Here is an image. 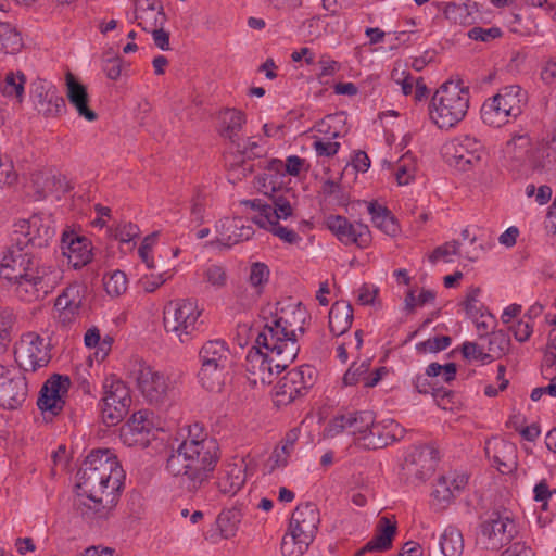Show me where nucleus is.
<instances>
[{
	"label": "nucleus",
	"instance_id": "1",
	"mask_svg": "<svg viewBox=\"0 0 556 556\" xmlns=\"http://www.w3.org/2000/svg\"><path fill=\"white\" fill-rule=\"evenodd\" d=\"M123 469L110 450L92 451L77 472L76 506L89 520L106 519L117 503Z\"/></svg>",
	"mask_w": 556,
	"mask_h": 556
},
{
	"label": "nucleus",
	"instance_id": "2",
	"mask_svg": "<svg viewBox=\"0 0 556 556\" xmlns=\"http://www.w3.org/2000/svg\"><path fill=\"white\" fill-rule=\"evenodd\" d=\"M0 276L8 280L14 294L24 302L43 299L63 278L62 270L40 264L30 250L13 244L0 264Z\"/></svg>",
	"mask_w": 556,
	"mask_h": 556
},
{
	"label": "nucleus",
	"instance_id": "3",
	"mask_svg": "<svg viewBox=\"0 0 556 556\" xmlns=\"http://www.w3.org/2000/svg\"><path fill=\"white\" fill-rule=\"evenodd\" d=\"M217 442L206 434L186 438L167 458L166 469L173 476H185L189 488L199 489L208 481L219 459Z\"/></svg>",
	"mask_w": 556,
	"mask_h": 556
},
{
	"label": "nucleus",
	"instance_id": "4",
	"mask_svg": "<svg viewBox=\"0 0 556 556\" xmlns=\"http://www.w3.org/2000/svg\"><path fill=\"white\" fill-rule=\"evenodd\" d=\"M296 357L294 343L282 346L268 341L261 342V333L255 339V345L249 351L245 359L248 379L254 386L269 384L273 381L274 369L276 374L286 369Z\"/></svg>",
	"mask_w": 556,
	"mask_h": 556
},
{
	"label": "nucleus",
	"instance_id": "5",
	"mask_svg": "<svg viewBox=\"0 0 556 556\" xmlns=\"http://www.w3.org/2000/svg\"><path fill=\"white\" fill-rule=\"evenodd\" d=\"M469 104L470 92L467 87L460 81H445L431 98L430 119L438 128L448 130L466 117Z\"/></svg>",
	"mask_w": 556,
	"mask_h": 556
},
{
	"label": "nucleus",
	"instance_id": "6",
	"mask_svg": "<svg viewBox=\"0 0 556 556\" xmlns=\"http://www.w3.org/2000/svg\"><path fill=\"white\" fill-rule=\"evenodd\" d=\"M308 318L306 308L300 303H292L280 308L279 314L265 324L261 333V342L268 341L282 346L286 343H294L296 354L300 351L299 336L304 333V324Z\"/></svg>",
	"mask_w": 556,
	"mask_h": 556
},
{
	"label": "nucleus",
	"instance_id": "7",
	"mask_svg": "<svg viewBox=\"0 0 556 556\" xmlns=\"http://www.w3.org/2000/svg\"><path fill=\"white\" fill-rule=\"evenodd\" d=\"M527 102V92L520 86L503 87L482 104V122L492 127H502L510 119H516L522 113Z\"/></svg>",
	"mask_w": 556,
	"mask_h": 556
},
{
	"label": "nucleus",
	"instance_id": "8",
	"mask_svg": "<svg viewBox=\"0 0 556 556\" xmlns=\"http://www.w3.org/2000/svg\"><path fill=\"white\" fill-rule=\"evenodd\" d=\"M202 311L195 301L185 299L169 303L164 309V329L181 343L192 340L199 328Z\"/></svg>",
	"mask_w": 556,
	"mask_h": 556
},
{
	"label": "nucleus",
	"instance_id": "9",
	"mask_svg": "<svg viewBox=\"0 0 556 556\" xmlns=\"http://www.w3.org/2000/svg\"><path fill=\"white\" fill-rule=\"evenodd\" d=\"M442 154L446 163L459 172H469L480 166L485 159L483 144L469 135L447 141L442 147Z\"/></svg>",
	"mask_w": 556,
	"mask_h": 556
},
{
	"label": "nucleus",
	"instance_id": "10",
	"mask_svg": "<svg viewBox=\"0 0 556 556\" xmlns=\"http://www.w3.org/2000/svg\"><path fill=\"white\" fill-rule=\"evenodd\" d=\"M135 378L140 393L151 404H164L175 394V381L146 363L138 364Z\"/></svg>",
	"mask_w": 556,
	"mask_h": 556
},
{
	"label": "nucleus",
	"instance_id": "11",
	"mask_svg": "<svg viewBox=\"0 0 556 556\" xmlns=\"http://www.w3.org/2000/svg\"><path fill=\"white\" fill-rule=\"evenodd\" d=\"M316 378L315 369L309 365H302L289 370L274 389V403L276 406H287L304 396L313 387Z\"/></svg>",
	"mask_w": 556,
	"mask_h": 556
},
{
	"label": "nucleus",
	"instance_id": "12",
	"mask_svg": "<svg viewBox=\"0 0 556 556\" xmlns=\"http://www.w3.org/2000/svg\"><path fill=\"white\" fill-rule=\"evenodd\" d=\"M54 236L52 222L41 215H33L28 219H21L14 225L13 244L29 250L43 248Z\"/></svg>",
	"mask_w": 556,
	"mask_h": 556
},
{
	"label": "nucleus",
	"instance_id": "13",
	"mask_svg": "<svg viewBox=\"0 0 556 556\" xmlns=\"http://www.w3.org/2000/svg\"><path fill=\"white\" fill-rule=\"evenodd\" d=\"M103 387L102 419L108 426H115L124 419L130 407L129 389L122 380L113 377L105 379Z\"/></svg>",
	"mask_w": 556,
	"mask_h": 556
},
{
	"label": "nucleus",
	"instance_id": "14",
	"mask_svg": "<svg viewBox=\"0 0 556 556\" xmlns=\"http://www.w3.org/2000/svg\"><path fill=\"white\" fill-rule=\"evenodd\" d=\"M14 356L20 368L26 371L45 367L51 358L49 344L33 331L22 334L15 343Z\"/></svg>",
	"mask_w": 556,
	"mask_h": 556
},
{
	"label": "nucleus",
	"instance_id": "15",
	"mask_svg": "<svg viewBox=\"0 0 556 556\" xmlns=\"http://www.w3.org/2000/svg\"><path fill=\"white\" fill-rule=\"evenodd\" d=\"M517 534L514 519L507 514L493 511L480 526V540L489 549H500Z\"/></svg>",
	"mask_w": 556,
	"mask_h": 556
},
{
	"label": "nucleus",
	"instance_id": "16",
	"mask_svg": "<svg viewBox=\"0 0 556 556\" xmlns=\"http://www.w3.org/2000/svg\"><path fill=\"white\" fill-rule=\"evenodd\" d=\"M375 422V415L371 412H353L336 416L326 428L329 437L348 432L356 440L367 441Z\"/></svg>",
	"mask_w": 556,
	"mask_h": 556
},
{
	"label": "nucleus",
	"instance_id": "17",
	"mask_svg": "<svg viewBox=\"0 0 556 556\" xmlns=\"http://www.w3.org/2000/svg\"><path fill=\"white\" fill-rule=\"evenodd\" d=\"M27 396V384L21 369L0 365V406L15 409Z\"/></svg>",
	"mask_w": 556,
	"mask_h": 556
},
{
	"label": "nucleus",
	"instance_id": "18",
	"mask_svg": "<svg viewBox=\"0 0 556 556\" xmlns=\"http://www.w3.org/2000/svg\"><path fill=\"white\" fill-rule=\"evenodd\" d=\"M326 227L345 245L356 244L367 248L371 241V233L367 225L351 223L341 215H329L325 218Z\"/></svg>",
	"mask_w": 556,
	"mask_h": 556
},
{
	"label": "nucleus",
	"instance_id": "19",
	"mask_svg": "<svg viewBox=\"0 0 556 556\" xmlns=\"http://www.w3.org/2000/svg\"><path fill=\"white\" fill-rule=\"evenodd\" d=\"M71 387V379L67 376L53 375L49 378L38 397V407L43 413H50L51 415H58L65 405V399L67 396Z\"/></svg>",
	"mask_w": 556,
	"mask_h": 556
},
{
	"label": "nucleus",
	"instance_id": "20",
	"mask_svg": "<svg viewBox=\"0 0 556 556\" xmlns=\"http://www.w3.org/2000/svg\"><path fill=\"white\" fill-rule=\"evenodd\" d=\"M468 483V476L463 472L448 471L440 476L431 493L432 503L440 509L447 508Z\"/></svg>",
	"mask_w": 556,
	"mask_h": 556
},
{
	"label": "nucleus",
	"instance_id": "21",
	"mask_svg": "<svg viewBox=\"0 0 556 556\" xmlns=\"http://www.w3.org/2000/svg\"><path fill=\"white\" fill-rule=\"evenodd\" d=\"M248 463L244 457L233 456L227 459L217 478V488L225 495L237 494L247 481Z\"/></svg>",
	"mask_w": 556,
	"mask_h": 556
},
{
	"label": "nucleus",
	"instance_id": "22",
	"mask_svg": "<svg viewBox=\"0 0 556 556\" xmlns=\"http://www.w3.org/2000/svg\"><path fill=\"white\" fill-rule=\"evenodd\" d=\"M86 290L84 285L74 282L56 298L58 319L63 326H67L78 318Z\"/></svg>",
	"mask_w": 556,
	"mask_h": 556
},
{
	"label": "nucleus",
	"instance_id": "23",
	"mask_svg": "<svg viewBox=\"0 0 556 556\" xmlns=\"http://www.w3.org/2000/svg\"><path fill=\"white\" fill-rule=\"evenodd\" d=\"M61 252L67 260V264L75 269L90 263L92 258L91 242L74 231H64L61 238Z\"/></svg>",
	"mask_w": 556,
	"mask_h": 556
},
{
	"label": "nucleus",
	"instance_id": "24",
	"mask_svg": "<svg viewBox=\"0 0 556 556\" xmlns=\"http://www.w3.org/2000/svg\"><path fill=\"white\" fill-rule=\"evenodd\" d=\"M153 429V422L147 410H139L131 415L130 419L121 429V439L128 446L146 447L149 444V435Z\"/></svg>",
	"mask_w": 556,
	"mask_h": 556
},
{
	"label": "nucleus",
	"instance_id": "25",
	"mask_svg": "<svg viewBox=\"0 0 556 556\" xmlns=\"http://www.w3.org/2000/svg\"><path fill=\"white\" fill-rule=\"evenodd\" d=\"M215 230L218 233V238L216 241H212L211 245L220 243L231 247L251 239L254 235L253 227L240 217H225L218 220L215 225Z\"/></svg>",
	"mask_w": 556,
	"mask_h": 556
},
{
	"label": "nucleus",
	"instance_id": "26",
	"mask_svg": "<svg viewBox=\"0 0 556 556\" xmlns=\"http://www.w3.org/2000/svg\"><path fill=\"white\" fill-rule=\"evenodd\" d=\"M319 523V513L316 505L312 503L300 504L293 511L289 530L299 534L304 541L313 542Z\"/></svg>",
	"mask_w": 556,
	"mask_h": 556
},
{
	"label": "nucleus",
	"instance_id": "27",
	"mask_svg": "<svg viewBox=\"0 0 556 556\" xmlns=\"http://www.w3.org/2000/svg\"><path fill=\"white\" fill-rule=\"evenodd\" d=\"M65 81L67 100L74 106L78 116L88 122H94L98 114L89 106V94L86 86L79 83L71 72L66 74Z\"/></svg>",
	"mask_w": 556,
	"mask_h": 556
},
{
	"label": "nucleus",
	"instance_id": "28",
	"mask_svg": "<svg viewBox=\"0 0 556 556\" xmlns=\"http://www.w3.org/2000/svg\"><path fill=\"white\" fill-rule=\"evenodd\" d=\"M135 20L144 31L164 26L166 15L157 0H135Z\"/></svg>",
	"mask_w": 556,
	"mask_h": 556
},
{
	"label": "nucleus",
	"instance_id": "29",
	"mask_svg": "<svg viewBox=\"0 0 556 556\" xmlns=\"http://www.w3.org/2000/svg\"><path fill=\"white\" fill-rule=\"evenodd\" d=\"M431 454L432 451L428 446L414 447L403 463L407 478L424 480L433 468Z\"/></svg>",
	"mask_w": 556,
	"mask_h": 556
},
{
	"label": "nucleus",
	"instance_id": "30",
	"mask_svg": "<svg viewBox=\"0 0 556 556\" xmlns=\"http://www.w3.org/2000/svg\"><path fill=\"white\" fill-rule=\"evenodd\" d=\"M485 453L502 473L510 472L516 466L515 445L504 440L486 442Z\"/></svg>",
	"mask_w": 556,
	"mask_h": 556
},
{
	"label": "nucleus",
	"instance_id": "31",
	"mask_svg": "<svg viewBox=\"0 0 556 556\" xmlns=\"http://www.w3.org/2000/svg\"><path fill=\"white\" fill-rule=\"evenodd\" d=\"M35 106L42 116L55 118L65 108V101L53 87L40 85L35 90Z\"/></svg>",
	"mask_w": 556,
	"mask_h": 556
},
{
	"label": "nucleus",
	"instance_id": "32",
	"mask_svg": "<svg viewBox=\"0 0 556 556\" xmlns=\"http://www.w3.org/2000/svg\"><path fill=\"white\" fill-rule=\"evenodd\" d=\"M370 361L365 359L362 363H353L348 371L344 374L343 382L346 386H354L363 383L365 388L375 387L387 374L384 367H378L372 372H369Z\"/></svg>",
	"mask_w": 556,
	"mask_h": 556
},
{
	"label": "nucleus",
	"instance_id": "33",
	"mask_svg": "<svg viewBox=\"0 0 556 556\" xmlns=\"http://www.w3.org/2000/svg\"><path fill=\"white\" fill-rule=\"evenodd\" d=\"M531 166L536 170L556 172V127L548 141H541L531 154Z\"/></svg>",
	"mask_w": 556,
	"mask_h": 556
},
{
	"label": "nucleus",
	"instance_id": "34",
	"mask_svg": "<svg viewBox=\"0 0 556 556\" xmlns=\"http://www.w3.org/2000/svg\"><path fill=\"white\" fill-rule=\"evenodd\" d=\"M402 435L403 429L393 420H389L384 425L374 422L365 445L370 448H381Z\"/></svg>",
	"mask_w": 556,
	"mask_h": 556
},
{
	"label": "nucleus",
	"instance_id": "35",
	"mask_svg": "<svg viewBox=\"0 0 556 556\" xmlns=\"http://www.w3.org/2000/svg\"><path fill=\"white\" fill-rule=\"evenodd\" d=\"M395 531V522H392L387 517H381L378 521L375 536L357 553V555H362L365 552L388 549L392 544Z\"/></svg>",
	"mask_w": 556,
	"mask_h": 556
},
{
	"label": "nucleus",
	"instance_id": "36",
	"mask_svg": "<svg viewBox=\"0 0 556 556\" xmlns=\"http://www.w3.org/2000/svg\"><path fill=\"white\" fill-rule=\"evenodd\" d=\"M270 200L269 219L273 218H288L293 213L298 199L295 192L291 188L278 189L276 193L268 197Z\"/></svg>",
	"mask_w": 556,
	"mask_h": 556
},
{
	"label": "nucleus",
	"instance_id": "37",
	"mask_svg": "<svg viewBox=\"0 0 556 556\" xmlns=\"http://www.w3.org/2000/svg\"><path fill=\"white\" fill-rule=\"evenodd\" d=\"M219 119L220 135L230 140L231 143L236 142L240 137L239 132L247 122L245 114L238 109L227 108L219 112Z\"/></svg>",
	"mask_w": 556,
	"mask_h": 556
},
{
	"label": "nucleus",
	"instance_id": "38",
	"mask_svg": "<svg viewBox=\"0 0 556 556\" xmlns=\"http://www.w3.org/2000/svg\"><path fill=\"white\" fill-rule=\"evenodd\" d=\"M199 357L201 364L216 365L227 367L230 357V351L223 340H211L200 349Z\"/></svg>",
	"mask_w": 556,
	"mask_h": 556
},
{
	"label": "nucleus",
	"instance_id": "39",
	"mask_svg": "<svg viewBox=\"0 0 556 556\" xmlns=\"http://www.w3.org/2000/svg\"><path fill=\"white\" fill-rule=\"evenodd\" d=\"M353 321V308L346 302H336L329 312V328L334 336L345 333Z\"/></svg>",
	"mask_w": 556,
	"mask_h": 556
},
{
	"label": "nucleus",
	"instance_id": "40",
	"mask_svg": "<svg viewBox=\"0 0 556 556\" xmlns=\"http://www.w3.org/2000/svg\"><path fill=\"white\" fill-rule=\"evenodd\" d=\"M368 213L371 215L374 226L380 229L383 233L393 237L399 232V225L394 216L386 206L376 202H370L368 204Z\"/></svg>",
	"mask_w": 556,
	"mask_h": 556
},
{
	"label": "nucleus",
	"instance_id": "41",
	"mask_svg": "<svg viewBox=\"0 0 556 556\" xmlns=\"http://www.w3.org/2000/svg\"><path fill=\"white\" fill-rule=\"evenodd\" d=\"M440 548L444 556H460L464 551V539L459 529L447 526L440 535Z\"/></svg>",
	"mask_w": 556,
	"mask_h": 556
},
{
	"label": "nucleus",
	"instance_id": "42",
	"mask_svg": "<svg viewBox=\"0 0 556 556\" xmlns=\"http://www.w3.org/2000/svg\"><path fill=\"white\" fill-rule=\"evenodd\" d=\"M227 367L201 364L199 381L208 391H219L225 381Z\"/></svg>",
	"mask_w": 556,
	"mask_h": 556
},
{
	"label": "nucleus",
	"instance_id": "43",
	"mask_svg": "<svg viewBox=\"0 0 556 556\" xmlns=\"http://www.w3.org/2000/svg\"><path fill=\"white\" fill-rule=\"evenodd\" d=\"M477 11L478 9L475 3H448L445 7L444 14L447 20L455 24L470 25L475 21L473 13Z\"/></svg>",
	"mask_w": 556,
	"mask_h": 556
},
{
	"label": "nucleus",
	"instance_id": "44",
	"mask_svg": "<svg viewBox=\"0 0 556 556\" xmlns=\"http://www.w3.org/2000/svg\"><path fill=\"white\" fill-rule=\"evenodd\" d=\"M531 146L532 140L528 132L515 134L506 143V153L516 160H522L527 155L531 163V154L535 150L531 149Z\"/></svg>",
	"mask_w": 556,
	"mask_h": 556
},
{
	"label": "nucleus",
	"instance_id": "45",
	"mask_svg": "<svg viewBox=\"0 0 556 556\" xmlns=\"http://www.w3.org/2000/svg\"><path fill=\"white\" fill-rule=\"evenodd\" d=\"M269 268L266 264L261 262L252 263L250 266V273L248 281L253 289V296L258 298L264 287L269 280Z\"/></svg>",
	"mask_w": 556,
	"mask_h": 556
},
{
	"label": "nucleus",
	"instance_id": "46",
	"mask_svg": "<svg viewBox=\"0 0 556 556\" xmlns=\"http://www.w3.org/2000/svg\"><path fill=\"white\" fill-rule=\"evenodd\" d=\"M22 47L23 40L20 33L11 24L4 23L0 33V49L4 53L15 54Z\"/></svg>",
	"mask_w": 556,
	"mask_h": 556
},
{
	"label": "nucleus",
	"instance_id": "47",
	"mask_svg": "<svg viewBox=\"0 0 556 556\" xmlns=\"http://www.w3.org/2000/svg\"><path fill=\"white\" fill-rule=\"evenodd\" d=\"M308 541L302 540L299 534L288 529V532L282 538L281 552L285 556H301L309 546Z\"/></svg>",
	"mask_w": 556,
	"mask_h": 556
},
{
	"label": "nucleus",
	"instance_id": "48",
	"mask_svg": "<svg viewBox=\"0 0 556 556\" xmlns=\"http://www.w3.org/2000/svg\"><path fill=\"white\" fill-rule=\"evenodd\" d=\"M25 81L26 78L24 74L20 72L8 73L3 80L1 91L5 97H14L18 102H21L24 93Z\"/></svg>",
	"mask_w": 556,
	"mask_h": 556
},
{
	"label": "nucleus",
	"instance_id": "49",
	"mask_svg": "<svg viewBox=\"0 0 556 556\" xmlns=\"http://www.w3.org/2000/svg\"><path fill=\"white\" fill-rule=\"evenodd\" d=\"M417 172L416 163L410 155H403L395 168V179L400 186H406L414 180Z\"/></svg>",
	"mask_w": 556,
	"mask_h": 556
},
{
	"label": "nucleus",
	"instance_id": "50",
	"mask_svg": "<svg viewBox=\"0 0 556 556\" xmlns=\"http://www.w3.org/2000/svg\"><path fill=\"white\" fill-rule=\"evenodd\" d=\"M106 293L111 296H119L127 290V277L122 270H114L103 278Z\"/></svg>",
	"mask_w": 556,
	"mask_h": 556
},
{
	"label": "nucleus",
	"instance_id": "51",
	"mask_svg": "<svg viewBox=\"0 0 556 556\" xmlns=\"http://www.w3.org/2000/svg\"><path fill=\"white\" fill-rule=\"evenodd\" d=\"M232 144L240 154L248 159L262 157L265 154L261 140L255 136L248 137L245 139H241L239 137L236 142H232Z\"/></svg>",
	"mask_w": 556,
	"mask_h": 556
},
{
	"label": "nucleus",
	"instance_id": "52",
	"mask_svg": "<svg viewBox=\"0 0 556 556\" xmlns=\"http://www.w3.org/2000/svg\"><path fill=\"white\" fill-rule=\"evenodd\" d=\"M293 452L277 445L268 459L266 460L265 468L268 472H274L275 470L282 469L288 466L289 459Z\"/></svg>",
	"mask_w": 556,
	"mask_h": 556
},
{
	"label": "nucleus",
	"instance_id": "53",
	"mask_svg": "<svg viewBox=\"0 0 556 556\" xmlns=\"http://www.w3.org/2000/svg\"><path fill=\"white\" fill-rule=\"evenodd\" d=\"M280 177L274 174H263L256 177L255 188L266 197L273 195L278 189L285 188L279 181Z\"/></svg>",
	"mask_w": 556,
	"mask_h": 556
},
{
	"label": "nucleus",
	"instance_id": "54",
	"mask_svg": "<svg viewBox=\"0 0 556 556\" xmlns=\"http://www.w3.org/2000/svg\"><path fill=\"white\" fill-rule=\"evenodd\" d=\"M205 282L215 289H222L227 285L228 276L226 269L220 265L212 264L203 273Z\"/></svg>",
	"mask_w": 556,
	"mask_h": 556
},
{
	"label": "nucleus",
	"instance_id": "55",
	"mask_svg": "<svg viewBox=\"0 0 556 556\" xmlns=\"http://www.w3.org/2000/svg\"><path fill=\"white\" fill-rule=\"evenodd\" d=\"M243 205L249 206L252 210L257 211L260 214L253 217V222L261 226H268L270 223L269 213L270 204L263 202L261 199L244 200L241 202Z\"/></svg>",
	"mask_w": 556,
	"mask_h": 556
},
{
	"label": "nucleus",
	"instance_id": "56",
	"mask_svg": "<svg viewBox=\"0 0 556 556\" xmlns=\"http://www.w3.org/2000/svg\"><path fill=\"white\" fill-rule=\"evenodd\" d=\"M279 219L280 218H273V219H270L271 224H268V226H261V228H264V229L270 231L273 235L278 237L283 242H287L290 244L298 242L300 240V237L298 236V233L292 229H289L285 226L279 225V223H278Z\"/></svg>",
	"mask_w": 556,
	"mask_h": 556
},
{
	"label": "nucleus",
	"instance_id": "57",
	"mask_svg": "<svg viewBox=\"0 0 556 556\" xmlns=\"http://www.w3.org/2000/svg\"><path fill=\"white\" fill-rule=\"evenodd\" d=\"M451 341L448 336L433 337L417 344V350L421 353H437L448 348Z\"/></svg>",
	"mask_w": 556,
	"mask_h": 556
},
{
	"label": "nucleus",
	"instance_id": "58",
	"mask_svg": "<svg viewBox=\"0 0 556 556\" xmlns=\"http://www.w3.org/2000/svg\"><path fill=\"white\" fill-rule=\"evenodd\" d=\"M459 247L460 243L458 241H450L435 248L429 255L430 263L435 264L440 260L448 262V256L457 255L459 253Z\"/></svg>",
	"mask_w": 556,
	"mask_h": 556
},
{
	"label": "nucleus",
	"instance_id": "59",
	"mask_svg": "<svg viewBox=\"0 0 556 556\" xmlns=\"http://www.w3.org/2000/svg\"><path fill=\"white\" fill-rule=\"evenodd\" d=\"M122 59L113 52H108L103 60V71L108 78L116 80L122 74Z\"/></svg>",
	"mask_w": 556,
	"mask_h": 556
},
{
	"label": "nucleus",
	"instance_id": "60",
	"mask_svg": "<svg viewBox=\"0 0 556 556\" xmlns=\"http://www.w3.org/2000/svg\"><path fill=\"white\" fill-rule=\"evenodd\" d=\"M318 64L320 66V72L317 74V79L321 84H327V78L333 76L341 68V65L328 55H321Z\"/></svg>",
	"mask_w": 556,
	"mask_h": 556
},
{
	"label": "nucleus",
	"instance_id": "61",
	"mask_svg": "<svg viewBox=\"0 0 556 556\" xmlns=\"http://www.w3.org/2000/svg\"><path fill=\"white\" fill-rule=\"evenodd\" d=\"M392 78L396 84L401 86L402 92L405 96L413 93L414 87L416 85V78L413 77L409 73H406L404 70L395 67L392 71Z\"/></svg>",
	"mask_w": 556,
	"mask_h": 556
},
{
	"label": "nucleus",
	"instance_id": "62",
	"mask_svg": "<svg viewBox=\"0 0 556 556\" xmlns=\"http://www.w3.org/2000/svg\"><path fill=\"white\" fill-rule=\"evenodd\" d=\"M510 330L515 339L519 342H526L529 340L533 331V323L530 317L522 318L510 326Z\"/></svg>",
	"mask_w": 556,
	"mask_h": 556
},
{
	"label": "nucleus",
	"instance_id": "63",
	"mask_svg": "<svg viewBox=\"0 0 556 556\" xmlns=\"http://www.w3.org/2000/svg\"><path fill=\"white\" fill-rule=\"evenodd\" d=\"M502 36V30L498 27H473L468 31V37L473 40H480L483 42L492 41Z\"/></svg>",
	"mask_w": 556,
	"mask_h": 556
},
{
	"label": "nucleus",
	"instance_id": "64",
	"mask_svg": "<svg viewBox=\"0 0 556 556\" xmlns=\"http://www.w3.org/2000/svg\"><path fill=\"white\" fill-rule=\"evenodd\" d=\"M543 364L546 368L556 370V329L549 332V340L546 345Z\"/></svg>",
	"mask_w": 556,
	"mask_h": 556
}]
</instances>
